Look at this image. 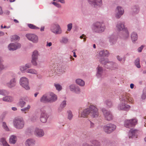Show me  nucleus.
I'll use <instances>...</instances> for the list:
<instances>
[{
  "label": "nucleus",
  "instance_id": "393cba45",
  "mask_svg": "<svg viewBox=\"0 0 146 146\" xmlns=\"http://www.w3.org/2000/svg\"><path fill=\"white\" fill-rule=\"evenodd\" d=\"M35 143V140L32 139H29L26 142V146H31L33 145Z\"/></svg>",
  "mask_w": 146,
  "mask_h": 146
},
{
  "label": "nucleus",
  "instance_id": "e433bc0d",
  "mask_svg": "<svg viewBox=\"0 0 146 146\" xmlns=\"http://www.w3.org/2000/svg\"><path fill=\"white\" fill-rule=\"evenodd\" d=\"M19 36L17 35H14L12 36L11 37L12 41H13L17 40H19Z\"/></svg>",
  "mask_w": 146,
  "mask_h": 146
},
{
  "label": "nucleus",
  "instance_id": "dca6fc26",
  "mask_svg": "<svg viewBox=\"0 0 146 146\" xmlns=\"http://www.w3.org/2000/svg\"><path fill=\"white\" fill-rule=\"evenodd\" d=\"M38 54L37 51L35 50L33 52L32 55L31 62L35 66L37 65L36 61L38 59Z\"/></svg>",
  "mask_w": 146,
  "mask_h": 146
},
{
  "label": "nucleus",
  "instance_id": "f257e3e1",
  "mask_svg": "<svg viewBox=\"0 0 146 146\" xmlns=\"http://www.w3.org/2000/svg\"><path fill=\"white\" fill-rule=\"evenodd\" d=\"M99 115L98 110L95 106L90 105L88 108L84 110L81 114V117H86L90 115L93 117H97Z\"/></svg>",
  "mask_w": 146,
  "mask_h": 146
},
{
  "label": "nucleus",
  "instance_id": "13d9d810",
  "mask_svg": "<svg viewBox=\"0 0 146 146\" xmlns=\"http://www.w3.org/2000/svg\"><path fill=\"white\" fill-rule=\"evenodd\" d=\"M141 98L142 99L144 100L146 98V95L145 94H143L142 95Z\"/></svg>",
  "mask_w": 146,
  "mask_h": 146
},
{
  "label": "nucleus",
  "instance_id": "a19ab883",
  "mask_svg": "<svg viewBox=\"0 0 146 146\" xmlns=\"http://www.w3.org/2000/svg\"><path fill=\"white\" fill-rule=\"evenodd\" d=\"M68 118L69 120H71L73 117V115L72 114L71 111H69L68 112Z\"/></svg>",
  "mask_w": 146,
  "mask_h": 146
},
{
  "label": "nucleus",
  "instance_id": "4be33fe9",
  "mask_svg": "<svg viewBox=\"0 0 146 146\" xmlns=\"http://www.w3.org/2000/svg\"><path fill=\"white\" fill-rule=\"evenodd\" d=\"M16 84V81L15 79L13 78L10 80L9 82L7 83V86L9 88H12L14 87Z\"/></svg>",
  "mask_w": 146,
  "mask_h": 146
},
{
  "label": "nucleus",
  "instance_id": "2f4dec72",
  "mask_svg": "<svg viewBox=\"0 0 146 146\" xmlns=\"http://www.w3.org/2000/svg\"><path fill=\"white\" fill-rule=\"evenodd\" d=\"M28 26L30 29H39V28L36 26L34 25H33L29 24H28Z\"/></svg>",
  "mask_w": 146,
  "mask_h": 146
},
{
  "label": "nucleus",
  "instance_id": "6ab92c4d",
  "mask_svg": "<svg viewBox=\"0 0 146 146\" xmlns=\"http://www.w3.org/2000/svg\"><path fill=\"white\" fill-rule=\"evenodd\" d=\"M121 103L118 106V108L119 110L127 111L129 109L130 107L129 105L125 104V103Z\"/></svg>",
  "mask_w": 146,
  "mask_h": 146
},
{
  "label": "nucleus",
  "instance_id": "69168bd1",
  "mask_svg": "<svg viewBox=\"0 0 146 146\" xmlns=\"http://www.w3.org/2000/svg\"><path fill=\"white\" fill-rule=\"evenodd\" d=\"M134 85L133 84H131L130 85V88L131 89H133L134 87Z\"/></svg>",
  "mask_w": 146,
  "mask_h": 146
},
{
  "label": "nucleus",
  "instance_id": "49530a36",
  "mask_svg": "<svg viewBox=\"0 0 146 146\" xmlns=\"http://www.w3.org/2000/svg\"><path fill=\"white\" fill-rule=\"evenodd\" d=\"M52 4L54 5L55 6H56V7L60 8L61 7V5H60L58 3H57L55 2H53L52 3Z\"/></svg>",
  "mask_w": 146,
  "mask_h": 146
},
{
  "label": "nucleus",
  "instance_id": "4d7b16f0",
  "mask_svg": "<svg viewBox=\"0 0 146 146\" xmlns=\"http://www.w3.org/2000/svg\"><path fill=\"white\" fill-rule=\"evenodd\" d=\"M117 60H119V61H121L122 60V58L121 57H120L119 56H117Z\"/></svg>",
  "mask_w": 146,
  "mask_h": 146
},
{
  "label": "nucleus",
  "instance_id": "58836bf2",
  "mask_svg": "<svg viewBox=\"0 0 146 146\" xmlns=\"http://www.w3.org/2000/svg\"><path fill=\"white\" fill-rule=\"evenodd\" d=\"M132 10L133 12L135 13H137L139 11V9L137 7H134L132 8Z\"/></svg>",
  "mask_w": 146,
  "mask_h": 146
},
{
  "label": "nucleus",
  "instance_id": "f704fd0d",
  "mask_svg": "<svg viewBox=\"0 0 146 146\" xmlns=\"http://www.w3.org/2000/svg\"><path fill=\"white\" fill-rule=\"evenodd\" d=\"M3 62V59L1 57H0V71L3 70L5 68L4 66L2 63Z\"/></svg>",
  "mask_w": 146,
  "mask_h": 146
},
{
  "label": "nucleus",
  "instance_id": "052dcab7",
  "mask_svg": "<svg viewBox=\"0 0 146 146\" xmlns=\"http://www.w3.org/2000/svg\"><path fill=\"white\" fill-rule=\"evenodd\" d=\"M52 45V43L51 42H50L49 43H47V46H51Z\"/></svg>",
  "mask_w": 146,
  "mask_h": 146
},
{
  "label": "nucleus",
  "instance_id": "c9c22d12",
  "mask_svg": "<svg viewBox=\"0 0 146 146\" xmlns=\"http://www.w3.org/2000/svg\"><path fill=\"white\" fill-rule=\"evenodd\" d=\"M30 108V106L28 105L27 107L21 109V110L23 111H24L25 113H26L27 111H29V110Z\"/></svg>",
  "mask_w": 146,
  "mask_h": 146
},
{
  "label": "nucleus",
  "instance_id": "72a5a7b5",
  "mask_svg": "<svg viewBox=\"0 0 146 146\" xmlns=\"http://www.w3.org/2000/svg\"><path fill=\"white\" fill-rule=\"evenodd\" d=\"M54 85L56 88V89L58 91H60L62 89V86L58 84H54Z\"/></svg>",
  "mask_w": 146,
  "mask_h": 146
},
{
  "label": "nucleus",
  "instance_id": "6e6d98bb",
  "mask_svg": "<svg viewBox=\"0 0 146 146\" xmlns=\"http://www.w3.org/2000/svg\"><path fill=\"white\" fill-rule=\"evenodd\" d=\"M25 66L27 68V69L28 68H29L31 67V65L29 64H26L25 65Z\"/></svg>",
  "mask_w": 146,
  "mask_h": 146
},
{
  "label": "nucleus",
  "instance_id": "b1692460",
  "mask_svg": "<svg viewBox=\"0 0 146 146\" xmlns=\"http://www.w3.org/2000/svg\"><path fill=\"white\" fill-rule=\"evenodd\" d=\"M108 39L110 43L112 44L115 43L116 41V38L113 35H111L109 37Z\"/></svg>",
  "mask_w": 146,
  "mask_h": 146
},
{
  "label": "nucleus",
  "instance_id": "1a4fd4ad",
  "mask_svg": "<svg viewBox=\"0 0 146 146\" xmlns=\"http://www.w3.org/2000/svg\"><path fill=\"white\" fill-rule=\"evenodd\" d=\"M50 30L52 32L56 34H60L62 32L61 29L58 24L52 25L51 27Z\"/></svg>",
  "mask_w": 146,
  "mask_h": 146
},
{
  "label": "nucleus",
  "instance_id": "864d4df0",
  "mask_svg": "<svg viewBox=\"0 0 146 146\" xmlns=\"http://www.w3.org/2000/svg\"><path fill=\"white\" fill-rule=\"evenodd\" d=\"M144 46L142 45L138 49V52H141Z\"/></svg>",
  "mask_w": 146,
  "mask_h": 146
},
{
  "label": "nucleus",
  "instance_id": "4468645a",
  "mask_svg": "<svg viewBox=\"0 0 146 146\" xmlns=\"http://www.w3.org/2000/svg\"><path fill=\"white\" fill-rule=\"evenodd\" d=\"M102 112L106 119L108 121H110L112 119L113 116L110 111L105 110H103Z\"/></svg>",
  "mask_w": 146,
  "mask_h": 146
},
{
  "label": "nucleus",
  "instance_id": "cd10ccee",
  "mask_svg": "<svg viewBox=\"0 0 146 146\" xmlns=\"http://www.w3.org/2000/svg\"><path fill=\"white\" fill-rule=\"evenodd\" d=\"M76 83L81 86H83L84 85L85 83L84 81L81 79H77L76 80Z\"/></svg>",
  "mask_w": 146,
  "mask_h": 146
},
{
  "label": "nucleus",
  "instance_id": "338daca9",
  "mask_svg": "<svg viewBox=\"0 0 146 146\" xmlns=\"http://www.w3.org/2000/svg\"><path fill=\"white\" fill-rule=\"evenodd\" d=\"M4 33L2 32H0V36H3L4 35Z\"/></svg>",
  "mask_w": 146,
  "mask_h": 146
},
{
  "label": "nucleus",
  "instance_id": "0e129e2a",
  "mask_svg": "<svg viewBox=\"0 0 146 146\" xmlns=\"http://www.w3.org/2000/svg\"><path fill=\"white\" fill-rule=\"evenodd\" d=\"M44 29V27H41L40 28V30L41 31H43Z\"/></svg>",
  "mask_w": 146,
  "mask_h": 146
},
{
  "label": "nucleus",
  "instance_id": "39448f33",
  "mask_svg": "<svg viewBox=\"0 0 146 146\" xmlns=\"http://www.w3.org/2000/svg\"><path fill=\"white\" fill-rule=\"evenodd\" d=\"M105 29V26L103 23L97 22L94 25L93 30L96 32L100 33L104 31Z\"/></svg>",
  "mask_w": 146,
  "mask_h": 146
},
{
  "label": "nucleus",
  "instance_id": "5fc2aeb1",
  "mask_svg": "<svg viewBox=\"0 0 146 146\" xmlns=\"http://www.w3.org/2000/svg\"><path fill=\"white\" fill-rule=\"evenodd\" d=\"M85 36V35H84V34H83L82 35V36H80V38L81 39L83 38L84 40V41H85L86 40V38L85 37H84V38H83V37H84Z\"/></svg>",
  "mask_w": 146,
  "mask_h": 146
},
{
  "label": "nucleus",
  "instance_id": "4c0bfd02",
  "mask_svg": "<svg viewBox=\"0 0 146 146\" xmlns=\"http://www.w3.org/2000/svg\"><path fill=\"white\" fill-rule=\"evenodd\" d=\"M68 42V39L66 38L63 37L60 40V42L62 43H66Z\"/></svg>",
  "mask_w": 146,
  "mask_h": 146
},
{
  "label": "nucleus",
  "instance_id": "aec40b11",
  "mask_svg": "<svg viewBox=\"0 0 146 146\" xmlns=\"http://www.w3.org/2000/svg\"><path fill=\"white\" fill-rule=\"evenodd\" d=\"M55 72L57 74H60L65 72V69L61 66H59L55 69Z\"/></svg>",
  "mask_w": 146,
  "mask_h": 146
},
{
  "label": "nucleus",
  "instance_id": "bf43d9fd",
  "mask_svg": "<svg viewBox=\"0 0 146 146\" xmlns=\"http://www.w3.org/2000/svg\"><path fill=\"white\" fill-rule=\"evenodd\" d=\"M3 12L2 10V8L1 7H0V15H1L3 14Z\"/></svg>",
  "mask_w": 146,
  "mask_h": 146
},
{
  "label": "nucleus",
  "instance_id": "3c124183",
  "mask_svg": "<svg viewBox=\"0 0 146 146\" xmlns=\"http://www.w3.org/2000/svg\"><path fill=\"white\" fill-rule=\"evenodd\" d=\"M74 91L76 93H78L80 92V89L78 87H76Z\"/></svg>",
  "mask_w": 146,
  "mask_h": 146
},
{
  "label": "nucleus",
  "instance_id": "9d476101",
  "mask_svg": "<svg viewBox=\"0 0 146 146\" xmlns=\"http://www.w3.org/2000/svg\"><path fill=\"white\" fill-rule=\"evenodd\" d=\"M115 128V125L112 124H108L104 127L105 131L107 133H111L114 131Z\"/></svg>",
  "mask_w": 146,
  "mask_h": 146
},
{
  "label": "nucleus",
  "instance_id": "6e6552de",
  "mask_svg": "<svg viewBox=\"0 0 146 146\" xmlns=\"http://www.w3.org/2000/svg\"><path fill=\"white\" fill-rule=\"evenodd\" d=\"M20 85L26 90H29L30 88L29 86L28 79L25 77H22L20 80Z\"/></svg>",
  "mask_w": 146,
  "mask_h": 146
},
{
  "label": "nucleus",
  "instance_id": "473e14b6",
  "mask_svg": "<svg viewBox=\"0 0 146 146\" xmlns=\"http://www.w3.org/2000/svg\"><path fill=\"white\" fill-rule=\"evenodd\" d=\"M139 58H137L135 60V64L136 66L138 68H140L141 66L140 65L139 63Z\"/></svg>",
  "mask_w": 146,
  "mask_h": 146
},
{
  "label": "nucleus",
  "instance_id": "a878e982",
  "mask_svg": "<svg viewBox=\"0 0 146 146\" xmlns=\"http://www.w3.org/2000/svg\"><path fill=\"white\" fill-rule=\"evenodd\" d=\"M3 100L5 102H11L13 100V98L11 96H7L3 97Z\"/></svg>",
  "mask_w": 146,
  "mask_h": 146
},
{
  "label": "nucleus",
  "instance_id": "ea45409f",
  "mask_svg": "<svg viewBox=\"0 0 146 146\" xmlns=\"http://www.w3.org/2000/svg\"><path fill=\"white\" fill-rule=\"evenodd\" d=\"M8 94L7 91L5 90H0V94L3 95H5Z\"/></svg>",
  "mask_w": 146,
  "mask_h": 146
},
{
  "label": "nucleus",
  "instance_id": "ddd939ff",
  "mask_svg": "<svg viewBox=\"0 0 146 146\" xmlns=\"http://www.w3.org/2000/svg\"><path fill=\"white\" fill-rule=\"evenodd\" d=\"M48 117V116L46 113L45 111L42 109L41 110L40 118V121L42 123H45Z\"/></svg>",
  "mask_w": 146,
  "mask_h": 146
},
{
  "label": "nucleus",
  "instance_id": "a211bd4d",
  "mask_svg": "<svg viewBox=\"0 0 146 146\" xmlns=\"http://www.w3.org/2000/svg\"><path fill=\"white\" fill-rule=\"evenodd\" d=\"M138 131L136 129H131L129 133V136L130 138H136L137 137Z\"/></svg>",
  "mask_w": 146,
  "mask_h": 146
},
{
  "label": "nucleus",
  "instance_id": "2eb2a0df",
  "mask_svg": "<svg viewBox=\"0 0 146 146\" xmlns=\"http://www.w3.org/2000/svg\"><path fill=\"white\" fill-rule=\"evenodd\" d=\"M34 134L37 137H41L43 136L44 134L43 130L39 128H36L34 131Z\"/></svg>",
  "mask_w": 146,
  "mask_h": 146
},
{
  "label": "nucleus",
  "instance_id": "79ce46f5",
  "mask_svg": "<svg viewBox=\"0 0 146 146\" xmlns=\"http://www.w3.org/2000/svg\"><path fill=\"white\" fill-rule=\"evenodd\" d=\"M26 104V103L25 102L22 100H20L19 102V104L20 106L22 107H24Z\"/></svg>",
  "mask_w": 146,
  "mask_h": 146
},
{
  "label": "nucleus",
  "instance_id": "5701e85b",
  "mask_svg": "<svg viewBox=\"0 0 146 146\" xmlns=\"http://www.w3.org/2000/svg\"><path fill=\"white\" fill-rule=\"evenodd\" d=\"M17 140L16 137L14 135H11L10 137L9 142L10 143L14 144L15 143Z\"/></svg>",
  "mask_w": 146,
  "mask_h": 146
},
{
  "label": "nucleus",
  "instance_id": "20e7f679",
  "mask_svg": "<svg viewBox=\"0 0 146 146\" xmlns=\"http://www.w3.org/2000/svg\"><path fill=\"white\" fill-rule=\"evenodd\" d=\"M13 124L15 127L17 129H21L24 125V122L22 117H16L13 120Z\"/></svg>",
  "mask_w": 146,
  "mask_h": 146
},
{
  "label": "nucleus",
  "instance_id": "c03bdc74",
  "mask_svg": "<svg viewBox=\"0 0 146 146\" xmlns=\"http://www.w3.org/2000/svg\"><path fill=\"white\" fill-rule=\"evenodd\" d=\"M3 128L6 131L8 130V128L6 123L5 122H3Z\"/></svg>",
  "mask_w": 146,
  "mask_h": 146
},
{
  "label": "nucleus",
  "instance_id": "f8f14e48",
  "mask_svg": "<svg viewBox=\"0 0 146 146\" xmlns=\"http://www.w3.org/2000/svg\"><path fill=\"white\" fill-rule=\"evenodd\" d=\"M116 28L117 30L118 31L123 30L125 31L126 34V38L129 36V33L127 29L125 28L124 24L119 23H118L116 26Z\"/></svg>",
  "mask_w": 146,
  "mask_h": 146
},
{
  "label": "nucleus",
  "instance_id": "423d86ee",
  "mask_svg": "<svg viewBox=\"0 0 146 146\" xmlns=\"http://www.w3.org/2000/svg\"><path fill=\"white\" fill-rule=\"evenodd\" d=\"M137 120L136 118L126 120L125 121L124 125L126 127L130 128L135 126L137 124Z\"/></svg>",
  "mask_w": 146,
  "mask_h": 146
},
{
  "label": "nucleus",
  "instance_id": "e2e57ef3",
  "mask_svg": "<svg viewBox=\"0 0 146 146\" xmlns=\"http://www.w3.org/2000/svg\"><path fill=\"white\" fill-rule=\"evenodd\" d=\"M10 13L9 11L7 10L5 11V13L6 15H9Z\"/></svg>",
  "mask_w": 146,
  "mask_h": 146
},
{
  "label": "nucleus",
  "instance_id": "680f3d73",
  "mask_svg": "<svg viewBox=\"0 0 146 146\" xmlns=\"http://www.w3.org/2000/svg\"><path fill=\"white\" fill-rule=\"evenodd\" d=\"M58 1L62 3H65V1L64 0H58Z\"/></svg>",
  "mask_w": 146,
  "mask_h": 146
},
{
  "label": "nucleus",
  "instance_id": "c85d7f7f",
  "mask_svg": "<svg viewBox=\"0 0 146 146\" xmlns=\"http://www.w3.org/2000/svg\"><path fill=\"white\" fill-rule=\"evenodd\" d=\"M131 37L132 41H135L137 40V35L136 33H133L131 35Z\"/></svg>",
  "mask_w": 146,
  "mask_h": 146
},
{
  "label": "nucleus",
  "instance_id": "c756f323",
  "mask_svg": "<svg viewBox=\"0 0 146 146\" xmlns=\"http://www.w3.org/2000/svg\"><path fill=\"white\" fill-rule=\"evenodd\" d=\"M26 72L28 73H30L33 74H37V73L36 70L34 69H30L27 70Z\"/></svg>",
  "mask_w": 146,
  "mask_h": 146
},
{
  "label": "nucleus",
  "instance_id": "a18cd8bd",
  "mask_svg": "<svg viewBox=\"0 0 146 146\" xmlns=\"http://www.w3.org/2000/svg\"><path fill=\"white\" fill-rule=\"evenodd\" d=\"M66 101H64L61 104L60 106L61 108H63L66 106Z\"/></svg>",
  "mask_w": 146,
  "mask_h": 146
},
{
  "label": "nucleus",
  "instance_id": "8fccbe9b",
  "mask_svg": "<svg viewBox=\"0 0 146 146\" xmlns=\"http://www.w3.org/2000/svg\"><path fill=\"white\" fill-rule=\"evenodd\" d=\"M20 69L22 71H23L27 69V68L25 66H23L21 67Z\"/></svg>",
  "mask_w": 146,
  "mask_h": 146
},
{
  "label": "nucleus",
  "instance_id": "09e8293b",
  "mask_svg": "<svg viewBox=\"0 0 146 146\" xmlns=\"http://www.w3.org/2000/svg\"><path fill=\"white\" fill-rule=\"evenodd\" d=\"M106 104L109 107H111L112 105V103L110 101L107 102H106Z\"/></svg>",
  "mask_w": 146,
  "mask_h": 146
},
{
  "label": "nucleus",
  "instance_id": "0eeeda50",
  "mask_svg": "<svg viewBox=\"0 0 146 146\" xmlns=\"http://www.w3.org/2000/svg\"><path fill=\"white\" fill-rule=\"evenodd\" d=\"M27 38L29 40L34 43H37L38 42V36L34 34L28 33L25 35Z\"/></svg>",
  "mask_w": 146,
  "mask_h": 146
},
{
  "label": "nucleus",
  "instance_id": "7ed1b4c3",
  "mask_svg": "<svg viewBox=\"0 0 146 146\" xmlns=\"http://www.w3.org/2000/svg\"><path fill=\"white\" fill-rule=\"evenodd\" d=\"M119 98L121 103H132L133 101V99L131 97L130 94L127 93H124L122 94L120 96Z\"/></svg>",
  "mask_w": 146,
  "mask_h": 146
},
{
  "label": "nucleus",
  "instance_id": "9b49d317",
  "mask_svg": "<svg viewBox=\"0 0 146 146\" xmlns=\"http://www.w3.org/2000/svg\"><path fill=\"white\" fill-rule=\"evenodd\" d=\"M21 44L18 43H11L8 46V48L10 50H15L21 47Z\"/></svg>",
  "mask_w": 146,
  "mask_h": 146
},
{
  "label": "nucleus",
  "instance_id": "de8ad7c7",
  "mask_svg": "<svg viewBox=\"0 0 146 146\" xmlns=\"http://www.w3.org/2000/svg\"><path fill=\"white\" fill-rule=\"evenodd\" d=\"M70 88L71 91H73L74 90L75 87L74 85H72L70 86Z\"/></svg>",
  "mask_w": 146,
  "mask_h": 146
},
{
  "label": "nucleus",
  "instance_id": "bb28decb",
  "mask_svg": "<svg viewBox=\"0 0 146 146\" xmlns=\"http://www.w3.org/2000/svg\"><path fill=\"white\" fill-rule=\"evenodd\" d=\"M97 69V71L96 75L98 77H99L101 76L103 72V70L101 67L99 66L98 67Z\"/></svg>",
  "mask_w": 146,
  "mask_h": 146
},
{
  "label": "nucleus",
  "instance_id": "412c9836",
  "mask_svg": "<svg viewBox=\"0 0 146 146\" xmlns=\"http://www.w3.org/2000/svg\"><path fill=\"white\" fill-rule=\"evenodd\" d=\"M88 1L90 4L92 5H93L95 7L96 5H100L102 4V0H88Z\"/></svg>",
  "mask_w": 146,
  "mask_h": 146
},
{
  "label": "nucleus",
  "instance_id": "603ef678",
  "mask_svg": "<svg viewBox=\"0 0 146 146\" xmlns=\"http://www.w3.org/2000/svg\"><path fill=\"white\" fill-rule=\"evenodd\" d=\"M89 121L90 123V127L91 128L94 127V123L90 120Z\"/></svg>",
  "mask_w": 146,
  "mask_h": 146
},
{
  "label": "nucleus",
  "instance_id": "f03ea898",
  "mask_svg": "<svg viewBox=\"0 0 146 146\" xmlns=\"http://www.w3.org/2000/svg\"><path fill=\"white\" fill-rule=\"evenodd\" d=\"M56 95L52 93H50L47 96L43 95L40 99V101L43 102H52L57 100Z\"/></svg>",
  "mask_w": 146,
  "mask_h": 146
},
{
  "label": "nucleus",
  "instance_id": "37998d69",
  "mask_svg": "<svg viewBox=\"0 0 146 146\" xmlns=\"http://www.w3.org/2000/svg\"><path fill=\"white\" fill-rule=\"evenodd\" d=\"M67 31H70L72 28V24L71 23H69L67 25Z\"/></svg>",
  "mask_w": 146,
  "mask_h": 146
},
{
  "label": "nucleus",
  "instance_id": "f3484780",
  "mask_svg": "<svg viewBox=\"0 0 146 146\" xmlns=\"http://www.w3.org/2000/svg\"><path fill=\"white\" fill-rule=\"evenodd\" d=\"M124 10L121 7L118 6L115 10V16L117 18H119L123 13Z\"/></svg>",
  "mask_w": 146,
  "mask_h": 146
},
{
  "label": "nucleus",
  "instance_id": "774afa93",
  "mask_svg": "<svg viewBox=\"0 0 146 146\" xmlns=\"http://www.w3.org/2000/svg\"><path fill=\"white\" fill-rule=\"evenodd\" d=\"M12 109L13 110H14V111H15V110H17V109L15 107H12Z\"/></svg>",
  "mask_w": 146,
  "mask_h": 146
},
{
  "label": "nucleus",
  "instance_id": "7c9ffc66",
  "mask_svg": "<svg viewBox=\"0 0 146 146\" xmlns=\"http://www.w3.org/2000/svg\"><path fill=\"white\" fill-rule=\"evenodd\" d=\"M0 141L2 143L4 146H10L7 143L4 138H1V139Z\"/></svg>",
  "mask_w": 146,
  "mask_h": 146
}]
</instances>
